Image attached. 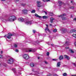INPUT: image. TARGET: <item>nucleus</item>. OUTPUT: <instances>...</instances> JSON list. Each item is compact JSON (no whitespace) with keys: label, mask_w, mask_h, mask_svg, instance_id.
I'll return each instance as SVG.
<instances>
[{"label":"nucleus","mask_w":76,"mask_h":76,"mask_svg":"<svg viewBox=\"0 0 76 76\" xmlns=\"http://www.w3.org/2000/svg\"><path fill=\"white\" fill-rule=\"evenodd\" d=\"M16 19V17L14 16H10L8 18L4 20V22H7V21H10L12 22L15 21Z\"/></svg>","instance_id":"nucleus-1"},{"label":"nucleus","mask_w":76,"mask_h":76,"mask_svg":"<svg viewBox=\"0 0 76 76\" xmlns=\"http://www.w3.org/2000/svg\"><path fill=\"white\" fill-rule=\"evenodd\" d=\"M14 34H11L10 33H8V36H7V35H5L4 37H7V38H8V39H10L11 38V37L12 36H14Z\"/></svg>","instance_id":"nucleus-2"},{"label":"nucleus","mask_w":76,"mask_h":76,"mask_svg":"<svg viewBox=\"0 0 76 76\" xmlns=\"http://www.w3.org/2000/svg\"><path fill=\"white\" fill-rule=\"evenodd\" d=\"M13 62H14V59H9L7 61V63L8 64H13Z\"/></svg>","instance_id":"nucleus-3"},{"label":"nucleus","mask_w":76,"mask_h":76,"mask_svg":"<svg viewBox=\"0 0 76 76\" xmlns=\"http://www.w3.org/2000/svg\"><path fill=\"white\" fill-rule=\"evenodd\" d=\"M23 58L26 60H27V59H28L29 58V56L28 54H25L23 55Z\"/></svg>","instance_id":"nucleus-4"},{"label":"nucleus","mask_w":76,"mask_h":76,"mask_svg":"<svg viewBox=\"0 0 76 76\" xmlns=\"http://www.w3.org/2000/svg\"><path fill=\"white\" fill-rule=\"evenodd\" d=\"M66 14H63L62 15H61L59 16V17H60L62 18V20H65L66 19V18L64 17V16H66Z\"/></svg>","instance_id":"nucleus-5"},{"label":"nucleus","mask_w":76,"mask_h":76,"mask_svg":"<svg viewBox=\"0 0 76 76\" xmlns=\"http://www.w3.org/2000/svg\"><path fill=\"white\" fill-rule=\"evenodd\" d=\"M37 7H41L42 6L41 5L42 4L41 2L40 1H37Z\"/></svg>","instance_id":"nucleus-6"},{"label":"nucleus","mask_w":76,"mask_h":76,"mask_svg":"<svg viewBox=\"0 0 76 76\" xmlns=\"http://www.w3.org/2000/svg\"><path fill=\"white\" fill-rule=\"evenodd\" d=\"M26 24H32L31 21H27L26 22Z\"/></svg>","instance_id":"nucleus-7"},{"label":"nucleus","mask_w":76,"mask_h":76,"mask_svg":"<svg viewBox=\"0 0 76 76\" xmlns=\"http://www.w3.org/2000/svg\"><path fill=\"white\" fill-rule=\"evenodd\" d=\"M64 57L65 58H66L67 60H69L70 59V57L67 56V55H64Z\"/></svg>","instance_id":"nucleus-8"},{"label":"nucleus","mask_w":76,"mask_h":76,"mask_svg":"<svg viewBox=\"0 0 76 76\" xmlns=\"http://www.w3.org/2000/svg\"><path fill=\"white\" fill-rule=\"evenodd\" d=\"M23 12L24 14H28V11L25 10H23Z\"/></svg>","instance_id":"nucleus-9"},{"label":"nucleus","mask_w":76,"mask_h":76,"mask_svg":"<svg viewBox=\"0 0 76 76\" xmlns=\"http://www.w3.org/2000/svg\"><path fill=\"white\" fill-rule=\"evenodd\" d=\"M55 19H54V18H50V22H51V23H53V20H54Z\"/></svg>","instance_id":"nucleus-10"},{"label":"nucleus","mask_w":76,"mask_h":76,"mask_svg":"<svg viewBox=\"0 0 76 76\" xmlns=\"http://www.w3.org/2000/svg\"><path fill=\"white\" fill-rule=\"evenodd\" d=\"M18 20L20 22H23V21L24 20H23V19L22 18H20L18 19Z\"/></svg>","instance_id":"nucleus-11"},{"label":"nucleus","mask_w":76,"mask_h":76,"mask_svg":"<svg viewBox=\"0 0 76 76\" xmlns=\"http://www.w3.org/2000/svg\"><path fill=\"white\" fill-rule=\"evenodd\" d=\"M32 72H34V73H36V74H39V72L38 71H35V70L34 69H32Z\"/></svg>","instance_id":"nucleus-12"},{"label":"nucleus","mask_w":76,"mask_h":76,"mask_svg":"<svg viewBox=\"0 0 76 76\" xmlns=\"http://www.w3.org/2000/svg\"><path fill=\"white\" fill-rule=\"evenodd\" d=\"M35 16H36V17H37V18H41V16H39L37 14H35Z\"/></svg>","instance_id":"nucleus-13"},{"label":"nucleus","mask_w":76,"mask_h":76,"mask_svg":"<svg viewBox=\"0 0 76 76\" xmlns=\"http://www.w3.org/2000/svg\"><path fill=\"white\" fill-rule=\"evenodd\" d=\"M61 65V62H58L57 63V67H60V66Z\"/></svg>","instance_id":"nucleus-14"},{"label":"nucleus","mask_w":76,"mask_h":76,"mask_svg":"<svg viewBox=\"0 0 76 76\" xmlns=\"http://www.w3.org/2000/svg\"><path fill=\"white\" fill-rule=\"evenodd\" d=\"M59 58L60 60H62V59L63 58V56L61 55L60 56Z\"/></svg>","instance_id":"nucleus-15"},{"label":"nucleus","mask_w":76,"mask_h":76,"mask_svg":"<svg viewBox=\"0 0 76 76\" xmlns=\"http://www.w3.org/2000/svg\"><path fill=\"white\" fill-rule=\"evenodd\" d=\"M58 3L59 4V5L60 6L62 5V2L61 1H59Z\"/></svg>","instance_id":"nucleus-16"},{"label":"nucleus","mask_w":76,"mask_h":76,"mask_svg":"<svg viewBox=\"0 0 76 76\" xmlns=\"http://www.w3.org/2000/svg\"><path fill=\"white\" fill-rule=\"evenodd\" d=\"M12 71H13L14 73H16V69H15V68L12 69Z\"/></svg>","instance_id":"nucleus-17"},{"label":"nucleus","mask_w":76,"mask_h":76,"mask_svg":"<svg viewBox=\"0 0 76 76\" xmlns=\"http://www.w3.org/2000/svg\"><path fill=\"white\" fill-rule=\"evenodd\" d=\"M43 19H47L48 18V16H44L42 17Z\"/></svg>","instance_id":"nucleus-18"},{"label":"nucleus","mask_w":76,"mask_h":76,"mask_svg":"<svg viewBox=\"0 0 76 76\" xmlns=\"http://www.w3.org/2000/svg\"><path fill=\"white\" fill-rule=\"evenodd\" d=\"M30 66L31 67H34V64L33 63H31L30 64Z\"/></svg>","instance_id":"nucleus-19"},{"label":"nucleus","mask_w":76,"mask_h":76,"mask_svg":"<svg viewBox=\"0 0 76 76\" xmlns=\"http://www.w3.org/2000/svg\"><path fill=\"white\" fill-rule=\"evenodd\" d=\"M21 6H23V7H24V6H26V4H21Z\"/></svg>","instance_id":"nucleus-20"},{"label":"nucleus","mask_w":76,"mask_h":76,"mask_svg":"<svg viewBox=\"0 0 76 76\" xmlns=\"http://www.w3.org/2000/svg\"><path fill=\"white\" fill-rule=\"evenodd\" d=\"M63 76H67V73H65L63 74Z\"/></svg>","instance_id":"nucleus-21"},{"label":"nucleus","mask_w":76,"mask_h":76,"mask_svg":"<svg viewBox=\"0 0 76 76\" xmlns=\"http://www.w3.org/2000/svg\"><path fill=\"white\" fill-rule=\"evenodd\" d=\"M14 47H15V48H17V47H18V45L16 44H15L14 45Z\"/></svg>","instance_id":"nucleus-22"},{"label":"nucleus","mask_w":76,"mask_h":76,"mask_svg":"<svg viewBox=\"0 0 76 76\" xmlns=\"http://www.w3.org/2000/svg\"><path fill=\"white\" fill-rule=\"evenodd\" d=\"M35 10H33L31 11V13H35Z\"/></svg>","instance_id":"nucleus-23"},{"label":"nucleus","mask_w":76,"mask_h":76,"mask_svg":"<svg viewBox=\"0 0 76 76\" xmlns=\"http://www.w3.org/2000/svg\"><path fill=\"white\" fill-rule=\"evenodd\" d=\"M57 32V29H55L53 30V32Z\"/></svg>","instance_id":"nucleus-24"},{"label":"nucleus","mask_w":76,"mask_h":76,"mask_svg":"<svg viewBox=\"0 0 76 76\" xmlns=\"http://www.w3.org/2000/svg\"><path fill=\"white\" fill-rule=\"evenodd\" d=\"M15 52H19V50H18V49H16L15 50Z\"/></svg>","instance_id":"nucleus-25"},{"label":"nucleus","mask_w":76,"mask_h":76,"mask_svg":"<svg viewBox=\"0 0 76 76\" xmlns=\"http://www.w3.org/2000/svg\"><path fill=\"white\" fill-rule=\"evenodd\" d=\"M71 53H74V51H73V50H71Z\"/></svg>","instance_id":"nucleus-26"},{"label":"nucleus","mask_w":76,"mask_h":76,"mask_svg":"<svg viewBox=\"0 0 76 76\" xmlns=\"http://www.w3.org/2000/svg\"><path fill=\"white\" fill-rule=\"evenodd\" d=\"M32 51L31 50H29L28 51H27V52H32Z\"/></svg>","instance_id":"nucleus-27"},{"label":"nucleus","mask_w":76,"mask_h":76,"mask_svg":"<svg viewBox=\"0 0 76 76\" xmlns=\"http://www.w3.org/2000/svg\"><path fill=\"white\" fill-rule=\"evenodd\" d=\"M70 8L72 9H74V7H70Z\"/></svg>","instance_id":"nucleus-28"},{"label":"nucleus","mask_w":76,"mask_h":76,"mask_svg":"<svg viewBox=\"0 0 76 76\" xmlns=\"http://www.w3.org/2000/svg\"><path fill=\"white\" fill-rule=\"evenodd\" d=\"M50 16H53V13L52 12H51L50 13Z\"/></svg>","instance_id":"nucleus-29"},{"label":"nucleus","mask_w":76,"mask_h":76,"mask_svg":"<svg viewBox=\"0 0 76 76\" xmlns=\"http://www.w3.org/2000/svg\"><path fill=\"white\" fill-rule=\"evenodd\" d=\"M49 54H50V53H49V52H47V56H49Z\"/></svg>","instance_id":"nucleus-30"},{"label":"nucleus","mask_w":76,"mask_h":76,"mask_svg":"<svg viewBox=\"0 0 76 76\" xmlns=\"http://www.w3.org/2000/svg\"><path fill=\"white\" fill-rule=\"evenodd\" d=\"M76 34H73V35H72V36L76 38V37H75V36H76Z\"/></svg>","instance_id":"nucleus-31"},{"label":"nucleus","mask_w":76,"mask_h":76,"mask_svg":"<svg viewBox=\"0 0 76 76\" xmlns=\"http://www.w3.org/2000/svg\"><path fill=\"white\" fill-rule=\"evenodd\" d=\"M48 27H46V28L45 29V31H46L47 30H48Z\"/></svg>","instance_id":"nucleus-32"},{"label":"nucleus","mask_w":76,"mask_h":76,"mask_svg":"<svg viewBox=\"0 0 76 76\" xmlns=\"http://www.w3.org/2000/svg\"><path fill=\"white\" fill-rule=\"evenodd\" d=\"M73 32H76V30H72Z\"/></svg>","instance_id":"nucleus-33"},{"label":"nucleus","mask_w":76,"mask_h":76,"mask_svg":"<svg viewBox=\"0 0 76 76\" xmlns=\"http://www.w3.org/2000/svg\"><path fill=\"white\" fill-rule=\"evenodd\" d=\"M3 58V56L1 55H0V58Z\"/></svg>","instance_id":"nucleus-34"},{"label":"nucleus","mask_w":76,"mask_h":76,"mask_svg":"<svg viewBox=\"0 0 76 76\" xmlns=\"http://www.w3.org/2000/svg\"><path fill=\"white\" fill-rule=\"evenodd\" d=\"M52 60L53 61H56V59H53Z\"/></svg>","instance_id":"nucleus-35"},{"label":"nucleus","mask_w":76,"mask_h":76,"mask_svg":"<svg viewBox=\"0 0 76 76\" xmlns=\"http://www.w3.org/2000/svg\"><path fill=\"white\" fill-rule=\"evenodd\" d=\"M70 32H71V33H72V32H73V30H71Z\"/></svg>","instance_id":"nucleus-36"},{"label":"nucleus","mask_w":76,"mask_h":76,"mask_svg":"<svg viewBox=\"0 0 76 76\" xmlns=\"http://www.w3.org/2000/svg\"><path fill=\"white\" fill-rule=\"evenodd\" d=\"M66 49H69V48L68 47H66L65 48Z\"/></svg>","instance_id":"nucleus-37"},{"label":"nucleus","mask_w":76,"mask_h":76,"mask_svg":"<svg viewBox=\"0 0 76 76\" xmlns=\"http://www.w3.org/2000/svg\"><path fill=\"white\" fill-rule=\"evenodd\" d=\"M44 12L45 13L46 15H47V12L45 11H44Z\"/></svg>","instance_id":"nucleus-38"},{"label":"nucleus","mask_w":76,"mask_h":76,"mask_svg":"<svg viewBox=\"0 0 76 76\" xmlns=\"http://www.w3.org/2000/svg\"><path fill=\"white\" fill-rule=\"evenodd\" d=\"M51 45L53 47H54V45L53 44H51Z\"/></svg>","instance_id":"nucleus-39"},{"label":"nucleus","mask_w":76,"mask_h":76,"mask_svg":"<svg viewBox=\"0 0 76 76\" xmlns=\"http://www.w3.org/2000/svg\"><path fill=\"white\" fill-rule=\"evenodd\" d=\"M35 32H36V31H35V30H33V32L34 33H35Z\"/></svg>","instance_id":"nucleus-40"},{"label":"nucleus","mask_w":76,"mask_h":76,"mask_svg":"<svg viewBox=\"0 0 76 76\" xmlns=\"http://www.w3.org/2000/svg\"><path fill=\"white\" fill-rule=\"evenodd\" d=\"M69 43V42H66V43H65V44H67V43Z\"/></svg>","instance_id":"nucleus-41"},{"label":"nucleus","mask_w":76,"mask_h":76,"mask_svg":"<svg viewBox=\"0 0 76 76\" xmlns=\"http://www.w3.org/2000/svg\"><path fill=\"white\" fill-rule=\"evenodd\" d=\"M47 1V2H48V1H50V0H46V1ZM45 1V2H46Z\"/></svg>","instance_id":"nucleus-42"},{"label":"nucleus","mask_w":76,"mask_h":76,"mask_svg":"<svg viewBox=\"0 0 76 76\" xmlns=\"http://www.w3.org/2000/svg\"><path fill=\"white\" fill-rule=\"evenodd\" d=\"M73 64H74V66H75V67H76V64L74 63Z\"/></svg>","instance_id":"nucleus-43"},{"label":"nucleus","mask_w":76,"mask_h":76,"mask_svg":"<svg viewBox=\"0 0 76 76\" xmlns=\"http://www.w3.org/2000/svg\"><path fill=\"white\" fill-rule=\"evenodd\" d=\"M48 31L49 32H50V30L48 28Z\"/></svg>","instance_id":"nucleus-44"},{"label":"nucleus","mask_w":76,"mask_h":76,"mask_svg":"<svg viewBox=\"0 0 76 76\" xmlns=\"http://www.w3.org/2000/svg\"><path fill=\"white\" fill-rule=\"evenodd\" d=\"M73 20H76V18H74Z\"/></svg>","instance_id":"nucleus-45"},{"label":"nucleus","mask_w":76,"mask_h":76,"mask_svg":"<svg viewBox=\"0 0 76 76\" xmlns=\"http://www.w3.org/2000/svg\"><path fill=\"white\" fill-rule=\"evenodd\" d=\"M54 76H58V75H57L55 74Z\"/></svg>","instance_id":"nucleus-46"},{"label":"nucleus","mask_w":76,"mask_h":76,"mask_svg":"<svg viewBox=\"0 0 76 76\" xmlns=\"http://www.w3.org/2000/svg\"><path fill=\"white\" fill-rule=\"evenodd\" d=\"M45 64H47V62L46 61H45Z\"/></svg>","instance_id":"nucleus-47"},{"label":"nucleus","mask_w":76,"mask_h":76,"mask_svg":"<svg viewBox=\"0 0 76 76\" xmlns=\"http://www.w3.org/2000/svg\"><path fill=\"white\" fill-rule=\"evenodd\" d=\"M73 1H71V3H73Z\"/></svg>","instance_id":"nucleus-48"},{"label":"nucleus","mask_w":76,"mask_h":76,"mask_svg":"<svg viewBox=\"0 0 76 76\" xmlns=\"http://www.w3.org/2000/svg\"><path fill=\"white\" fill-rule=\"evenodd\" d=\"M50 26H53V25H52L51 24H50Z\"/></svg>","instance_id":"nucleus-49"},{"label":"nucleus","mask_w":76,"mask_h":76,"mask_svg":"<svg viewBox=\"0 0 76 76\" xmlns=\"http://www.w3.org/2000/svg\"><path fill=\"white\" fill-rule=\"evenodd\" d=\"M1 54H3V51H1Z\"/></svg>","instance_id":"nucleus-50"},{"label":"nucleus","mask_w":76,"mask_h":76,"mask_svg":"<svg viewBox=\"0 0 76 76\" xmlns=\"http://www.w3.org/2000/svg\"><path fill=\"white\" fill-rule=\"evenodd\" d=\"M48 44V45H50V43H47Z\"/></svg>","instance_id":"nucleus-51"},{"label":"nucleus","mask_w":76,"mask_h":76,"mask_svg":"<svg viewBox=\"0 0 76 76\" xmlns=\"http://www.w3.org/2000/svg\"><path fill=\"white\" fill-rule=\"evenodd\" d=\"M43 1H44V2H45L46 1H45V0H42Z\"/></svg>","instance_id":"nucleus-52"},{"label":"nucleus","mask_w":76,"mask_h":76,"mask_svg":"<svg viewBox=\"0 0 76 76\" xmlns=\"http://www.w3.org/2000/svg\"><path fill=\"white\" fill-rule=\"evenodd\" d=\"M72 76H76V75H72Z\"/></svg>","instance_id":"nucleus-53"},{"label":"nucleus","mask_w":76,"mask_h":76,"mask_svg":"<svg viewBox=\"0 0 76 76\" xmlns=\"http://www.w3.org/2000/svg\"><path fill=\"white\" fill-rule=\"evenodd\" d=\"M46 26H47V27H48V26L47 25H46Z\"/></svg>","instance_id":"nucleus-54"},{"label":"nucleus","mask_w":76,"mask_h":76,"mask_svg":"<svg viewBox=\"0 0 76 76\" xmlns=\"http://www.w3.org/2000/svg\"><path fill=\"white\" fill-rule=\"evenodd\" d=\"M17 1H18L19 0H15Z\"/></svg>","instance_id":"nucleus-55"},{"label":"nucleus","mask_w":76,"mask_h":76,"mask_svg":"<svg viewBox=\"0 0 76 76\" xmlns=\"http://www.w3.org/2000/svg\"><path fill=\"white\" fill-rule=\"evenodd\" d=\"M2 1H5L6 0H1Z\"/></svg>","instance_id":"nucleus-56"},{"label":"nucleus","mask_w":76,"mask_h":76,"mask_svg":"<svg viewBox=\"0 0 76 76\" xmlns=\"http://www.w3.org/2000/svg\"><path fill=\"white\" fill-rule=\"evenodd\" d=\"M38 59H39V57H38Z\"/></svg>","instance_id":"nucleus-57"},{"label":"nucleus","mask_w":76,"mask_h":76,"mask_svg":"<svg viewBox=\"0 0 76 76\" xmlns=\"http://www.w3.org/2000/svg\"><path fill=\"white\" fill-rule=\"evenodd\" d=\"M65 31H66V29H64V32H65Z\"/></svg>","instance_id":"nucleus-58"},{"label":"nucleus","mask_w":76,"mask_h":76,"mask_svg":"<svg viewBox=\"0 0 76 76\" xmlns=\"http://www.w3.org/2000/svg\"><path fill=\"white\" fill-rule=\"evenodd\" d=\"M71 18H72V15H71Z\"/></svg>","instance_id":"nucleus-59"},{"label":"nucleus","mask_w":76,"mask_h":76,"mask_svg":"<svg viewBox=\"0 0 76 76\" xmlns=\"http://www.w3.org/2000/svg\"><path fill=\"white\" fill-rule=\"evenodd\" d=\"M1 65V64H0V65Z\"/></svg>","instance_id":"nucleus-60"},{"label":"nucleus","mask_w":76,"mask_h":76,"mask_svg":"<svg viewBox=\"0 0 76 76\" xmlns=\"http://www.w3.org/2000/svg\"><path fill=\"white\" fill-rule=\"evenodd\" d=\"M37 75V76H38V75Z\"/></svg>","instance_id":"nucleus-61"}]
</instances>
